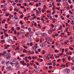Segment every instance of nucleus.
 I'll use <instances>...</instances> for the list:
<instances>
[{
	"mask_svg": "<svg viewBox=\"0 0 74 74\" xmlns=\"http://www.w3.org/2000/svg\"><path fill=\"white\" fill-rule=\"evenodd\" d=\"M15 4H16V3H14L13 4V5H15Z\"/></svg>",
	"mask_w": 74,
	"mask_h": 74,
	"instance_id": "64",
	"label": "nucleus"
},
{
	"mask_svg": "<svg viewBox=\"0 0 74 74\" xmlns=\"http://www.w3.org/2000/svg\"><path fill=\"white\" fill-rule=\"evenodd\" d=\"M28 59H32V57H30V56H29L28 57Z\"/></svg>",
	"mask_w": 74,
	"mask_h": 74,
	"instance_id": "37",
	"label": "nucleus"
},
{
	"mask_svg": "<svg viewBox=\"0 0 74 74\" xmlns=\"http://www.w3.org/2000/svg\"><path fill=\"white\" fill-rule=\"evenodd\" d=\"M65 71H70V69H66L64 70Z\"/></svg>",
	"mask_w": 74,
	"mask_h": 74,
	"instance_id": "10",
	"label": "nucleus"
},
{
	"mask_svg": "<svg viewBox=\"0 0 74 74\" xmlns=\"http://www.w3.org/2000/svg\"><path fill=\"white\" fill-rule=\"evenodd\" d=\"M28 34H29V32H27L26 34H25V36H28Z\"/></svg>",
	"mask_w": 74,
	"mask_h": 74,
	"instance_id": "22",
	"label": "nucleus"
},
{
	"mask_svg": "<svg viewBox=\"0 0 74 74\" xmlns=\"http://www.w3.org/2000/svg\"><path fill=\"white\" fill-rule=\"evenodd\" d=\"M9 1H10V2L11 3H14V1H11L10 0H9Z\"/></svg>",
	"mask_w": 74,
	"mask_h": 74,
	"instance_id": "17",
	"label": "nucleus"
},
{
	"mask_svg": "<svg viewBox=\"0 0 74 74\" xmlns=\"http://www.w3.org/2000/svg\"><path fill=\"white\" fill-rule=\"evenodd\" d=\"M32 45H33V43L32 42H30V46H32Z\"/></svg>",
	"mask_w": 74,
	"mask_h": 74,
	"instance_id": "27",
	"label": "nucleus"
},
{
	"mask_svg": "<svg viewBox=\"0 0 74 74\" xmlns=\"http://www.w3.org/2000/svg\"><path fill=\"white\" fill-rule=\"evenodd\" d=\"M61 60L60 59H59L58 60H57V61L58 62H59V61H60Z\"/></svg>",
	"mask_w": 74,
	"mask_h": 74,
	"instance_id": "56",
	"label": "nucleus"
},
{
	"mask_svg": "<svg viewBox=\"0 0 74 74\" xmlns=\"http://www.w3.org/2000/svg\"><path fill=\"white\" fill-rule=\"evenodd\" d=\"M73 5H72L70 7L71 8H73Z\"/></svg>",
	"mask_w": 74,
	"mask_h": 74,
	"instance_id": "63",
	"label": "nucleus"
},
{
	"mask_svg": "<svg viewBox=\"0 0 74 74\" xmlns=\"http://www.w3.org/2000/svg\"><path fill=\"white\" fill-rule=\"evenodd\" d=\"M68 2H69V3L70 4H71V1H70V0H69Z\"/></svg>",
	"mask_w": 74,
	"mask_h": 74,
	"instance_id": "39",
	"label": "nucleus"
},
{
	"mask_svg": "<svg viewBox=\"0 0 74 74\" xmlns=\"http://www.w3.org/2000/svg\"><path fill=\"white\" fill-rule=\"evenodd\" d=\"M30 0H27L26 2L27 3H29V2H30Z\"/></svg>",
	"mask_w": 74,
	"mask_h": 74,
	"instance_id": "33",
	"label": "nucleus"
},
{
	"mask_svg": "<svg viewBox=\"0 0 74 74\" xmlns=\"http://www.w3.org/2000/svg\"><path fill=\"white\" fill-rule=\"evenodd\" d=\"M46 39L47 41V42L49 41V40H50V38H48V37L46 38Z\"/></svg>",
	"mask_w": 74,
	"mask_h": 74,
	"instance_id": "4",
	"label": "nucleus"
},
{
	"mask_svg": "<svg viewBox=\"0 0 74 74\" xmlns=\"http://www.w3.org/2000/svg\"><path fill=\"white\" fill-rule=\"evenodd\" d=\"M64 4L66 3V0H62Z\"/></svg>",
	"mask_w": 74,
	"mask_h": 74,
	"instance_id": "16",
	"label": "nucleus"
},
{
	"mask_svg": "<svg viewBox=\"0 0 74 74\" xmlns=\"http://www.w3.org/2000/svg\"><path fill=\"white\" fill-rule=\"evenodd\" d=\"M51 26L52 27H54V26L53 25V24H51Z\"/></svg>",
	"mask_w": 74,
	"mask_h": 74,
	"instance_id": "29",
	"label": "nucleus"
},
{
	"mask_svg": "<svg viewBox=\"0 0 74 74\" xmlns=\"http://www.w3.org/2000/svg\"><path fill=\"white\" fill-rule=\"evenodd\" d=\"M69 12L71 13V14H73V12H71V10H70L69 11Z\"/></svg>",
	"mask_w": 74,
	"mask_h": 74,
	"instance_id": "35",
	"label": "nucleus"
},
{
	"mask_svg": "<svg viewBox=\"0 0 74 74\" xmlns=\"http://www.w3.org/2000/svg\"><path fill=\"white\" fill-rule=\"evenodd\" d=\"M24 5H25V6H27V3H24Z\"/></svg>",
	"mask_w": 74,
	"mask_h": 74,
	"instance_id": "54",
	"label": "nucleus"
},
{
	"mask_svg": "<svg viewBox=\"0 0 74 74\" xmlns=\"http://www.w3.org/2000/svg\"><path fill=\"white\" fill-rule=\"evenodd\" d=\"M6 69L7 70H11V67L10 66H8L6 68Z\"/></svg>",
	"mask_w": 74,
	"mask_h": 74,
	"instance_id": "3",
	"label": "nucleus"
},
{
	"mask_svg": "<svg viewBox=\"0 0 74 74\" xmlns=\"http://www.w3.org/2000/svg\"><path fill=\"white\" fill-rule=\"evenodd\" d=\"M13 48H14V49L15 48V45H14L13 46Z\"/></svg>",
	"mask_w": 74,
	"mask_h": 74,
	"instance_id": "55",
	"label": "nucleus"
},
{
	"mask_svg": "<svg viewBox=\"0 0 74 74\" xmlns=\"http://www.w3.org/2000/svg\"><path fill=\"white\" fill-rule=\"evenodd\" d=\"M16 67H19V64L18 62H17L15 64Z\"/></svg>",
	"mask_w": 74,
	"mask_h": 74,
	"instance_id": "2",
	"label": "nucleus"
},
{
	"mask_svg": "<svg viewBox=\"0 0 74 74\" xmlns=\"http://www.w3.org/2000/svg\"><path fill=\"white\" fill-rule=\"evenodd\" d=\"M10 15V14L8 13L7 14H6L5 15L6 16H9Z\"/></svg>",
	"mask_w": 74,
	"mask_h": 74,
	"instance_id": "20",
	"label": "nucleus"
},
{
	"mask_svg": "<svg viewBox=\"0 0 74 74\" xmlns=\"http://www.w3.org/2000/svg\"><path fill=\"white\" fill-rule=\"evenodd\" d=\"M18 13L19 14H23V13H22V12H21V11H19Z\"/></svg>",
	"mask_w": 74,
	"mask_h": 74,
	"instance_id": "32",
	"label": "nucleus"
},
{
	"mask_svg": "<svg viewBox=\"0 0 74 74\" xmlns=\"http://www.w3.org/2000/svg\"><path fill=\"white\" fill-rule=\"evenodd\" d=\"M13 63L14 64H15L16 63V59H14V60L12 61Z\"/></svg>",
	"mask_w": 74,
	"mask_h": 74,
	"instance_id": "5",
	"label": "nucleus"
},
{
	"mask_svg": "<svg viewBox=\"0 0 74 74\" xmlns=\"http://www.w3.org/2000/svg\"><path fill=\"white\" fill-rule=\"evenodd\" d=\"M8 42L10 43V42H12V40L11 39H9L8 41Z\"/></svg>",
	"mask_w": 74,
	"mask_h": 74,
	"instance_id": "18",
	"label": "nucleus"
},
{
	"mask_svg": "<svg viewBox=\"0 0 74 74\" xmlns=\"http://www.w3.org/2000/svg\"><path fill=\"white\" fill-rule=\"evenodd\" d=\"M37 20H41V19L40 18H37Z\"/></svg>",
	"mask_w": 74,
	"mask_h": 74,
	"instance_id": "41",
	"label": "nucleus"
},
{
	"mask_svg": "<svg viewBox=\"0 0 74 74\" xmlns=\"http://www.w3.org/2000/svg\"><path fill=\"white\" fill-rule=\"evenodd\" d=\"M39 69H36L35 70V71L36 73H37Z\"/></svg>",
	"mask_w": 74,
	"mask_h": 74,
	"instance_id": "8",
	"label": "nucleus"
},
{
	"mask_svg": "<svg viewBox=\"0 0 74 74\" xmlns=\"http://www.w3.org/2000/svg\"><path fill=\"white\" fill-rule=\"evenodd\" d=\"M20 34V33H19V32H17V35H18V36H19V35H19Z\"/></svg>",
	"mask_w": 74,
	"mask_h": 74,
	"instance_id": "38",
	"label": "nucleus"
},
{
	"mask_svg": "<svg viewBox=\"0 0 74 74\" xmlns=\"http://www.w3.org/2000/svg\"><path fill=\"white\" fill-rule=\"evenodd\" d=\"M24 48H25V49H27V47L25 46H23Z\"/></svg>",
	"mask_w": 74,
	"mask_h": 74,
	"instance_id": "34",
	"label": "nucleus"
},
{
	"mask_svg": "<svg viewBox=\"0 0 74 74\" xmlns=\"http://www.w3.org/2000/svg\"><path fill=\"white\" fill-rule=\"evenodd\" d=\"M55 4V2H53L52 3V4L53 5L52 6H53V7H54L55 6V4Z\"/></svg>",
	"mask_w": 74,
	"mask_h": 74,
	"instance_id": "21",
	"label": "nucleus"
},
{
	"mask_svg": "<svg viewBox=\"0 0 74 74\" xmlns=\"http://www.w3.org/2000/svg\"><path fill=\"white\" fill-rule=\"evenodd\" d=\"M36 7H38V3H36Z\"/></svg>",
	"mask_w": 74,
	"mask_h": 74,
	"instance_id": "51",
	"label": "nucleus"
},
{
	"mask_svg": "<svg viewBox=\"0 0 74 74\" xmlns=\"http://www.w3.org/2000/svg\"><path fill=\"white\" fill-rule=\"evenodd\" d=\"M72 19H71V20H73V19H74V18H73V16H72Z\"/></svg>",
	"mask_w": 74,
	"mask_h": 74,
	"instance_id": "47",
	"label": "nucleus"
},
{
	"mask_svg": "<svg viewBox=\"0 0 74 74\" xmlns=\"http://www.w3.org/2000/svg\"><path fill=\"white\" fill-rule=\"evenodd\" d=\"M28 30L30 33H32V29L30 28V27L28 28Z\"/></svg>",
	"mask_w": 74,
	"mask_h": 74,
	"instance_id": "7",
	"label": "nucleus"
},
{
	"mask_svg": "<svg viewBox=\"0 0 74 74\" xmlns=\"http://www.w3.org/2000/svg\"><path fill=\"white\" fill-rule=\"evenodd\" d=\"M14 18L15 19L16 21H17L19 19V18L17 16H14Z\"/></svg>",
	"mask_w": 74,
	"mask_h": 74,
	"instance_id": "1",
	"label": "nucleus"
},
{
	"mask_svg": "<svg viewBox=\"0 0 74 74\" xmlns=\"http://www.w3.org/2000/svg\"><path fill=\"white\" fill-rule=\"evenodd\" d=\"M23 14L21 15L20 16V18H23Z\"/></svg>",
	"mask_w": 74,
	"mask_h": 74,
	"instance_id": "23",
	"label": "nucleus"
},
{
	"mask_svg": "<svg viewBox=\"0 0 74 74\" xmlns=\"http://www.w3.org/2000/svg\"><path fill=\"white\" fill-rule=\"evenodd\" d=\"M33 48H34V51H36V46H34L33 47Z\"/></svg>",
	"mask_w": 74,
	"mask_h": 74,
	"instance_id": "19",
	"label": "nucleus"
},
{
	"mask_svg": "<svg viewBox=\"0 0 74 74\" xmlns=\"http://www.w3.org/2000/svg\"><path fill=\"white\" fill-rule=\"evenodd\" d=\"M58 16L57 15V14L56 15H55L56 18H58Z\"/></svg>",
	"mask_w": 74,
	"mask_h": 74,
	"instance_id": "62",
	"label": "nucleus"
},
{
	"mask_svg": "<svg viewBox=\"0 0 74 74\" xmlns=\"http://www.w3.org/2000/svg\"><path fill=\"white\" fill-rule=\"evenodd\" d=\"M27 57H25V60H26V61L27 60Z\"/></svg>",
	"mask_w": 74,
	"mask_h": 74,
	"instance_id": "40",
	"label": "nucleus"
},
{
	"mask_svg": "<svg viewBox=\"0 0 74 74\" xmlns=\"http://www.w3.org/2000/svg\"><path fill=\"white\" fill-rule=\"evenodd\" d=\"M1 63H2V64H3L4 63H5V61L2 60L1 62Z\"/></svg>",
	"mask_w": 74,
	"mask_h": 74,
	"instance_id": "24",
	"label": "nucleus"
},
{
	"mask_svg": "<svg viewBox=\"0 0 74 74\" xmlns=\"http://www.w3.org/2000/svg\"><path fill=\"white\" fill-rule=\"evenodd\" d=\"M10 58H11V56H9L6 57V59H10Z\"/></svg>",
	"mask_w": 74,
	"mask_h": 74,
	"instance_id": "9",
	"label": "nucleus"
},
{
	"mask_svg": "<svg viewBox=\"0 0 74 74\" xmlns=\"http://www.w3.org/2000/svg\"><path fill=\"white\" fill-rule=\"evenodd\" d=\"M69 17H70V15H67L66 16V18H68Z\"/></svg>",
	"mask_w": 74,
	"mask_h": 74,
	"instance_id": "31",
	"label": "nucleus"
},
{
	"mask_svg": "<svg viewBox=\"0 0 74 74\" xmlns=\"http://www.w3.org/2000/svg\"><path fill=\"white\" fill-rule=\"evenodd\" d=\"M60 13L61 14H62L63 13V12H62V9H60Z\"/></svg>",
	"mask_w": 74,
	"mask_h": 74,
	"instance_id": "30",
	"label": "nucleus"
},
{
	"mask_svg": "<svg viewBox=\"0 0 74 74\" xmlns=\"http://www.w3.org/2000/svg\"><path fill=\"white\" fill-rule=\"evenodd\" d=\"M55 11H53V12H52V15H53L54 14V13H55Z\"/></svg>",
	"mask_w": 74,
	"mask_h": 74,
	"instance_id": "43",
	"label": "nucleus"
},
{
	"mask_svg": "<svg viewBox=\"0 0 74 74\" xmlns=\"http://www.w3.org/2000/svg\"><path fill=\"white\" fill-rule=\"evenodd\" d=\"M62 52H64V49H63L62 50Z\"/></svg>",
	"mask_w": 74,
	"mask_h": 74,
	"instance_id": "61",
	"label": "nucleus"
},
{
	"mask_svg": "<svg viewBox=\"0 0 74 74\" xmlns=\"http://www.w3.org/2000/svg\"><path fill=\"white\" fill-rule=\"evenodd\" d=\"M20 8H25V7L24 6H21Z\"/></svg>",
	"mask_w": 74,
	"mask_h": 74,
	"instance_id": "28",
	"label": "nucleus"
},
{
	"mask_svg": "<svg viewBox=\"0 0 74 74\" xmlns=\"http://www.w3.org/2000/svg\"><path fill=\"white\" fill-rule=\"evenodd\" d=\"M49 68H50L51 69H52V66H50L49 67Z\"/></svg>",
	"mask_w": 74,
	"mask_h": 74,
	"instance_id": "45",
	"label": "nucleus"
},
{
	"mask_svg": "<svg viewBox=\"0 0 74 74\" xmlns=\"http://www.w3.org/2000/svg\"><path fill=\"white\" fill-rule=\"evenodd\" d=\"M25 51H26V50L25 49H24L23 51V53H25Z\"/></svg>",
	"mask_w": 74,
	"mask_h": 74,
	"instance_id": "46",
	"label": "nucleus"
},
{
	"mask_svg": "<svg viewBox=\"0 0 74 74\" xmlns=\"http://www.w3.org/2000/svg\"><path fill=\"white\" fill-rule=\"evenodd\" d=\"M39 13V12H38V10H37L36 11V14H38V13Z\"/></svg>",
	"mask_w": 74,
	"mask_h": 74,
	"instance_id": "26",
	"label": "nucleus"
},
{
	"mask_svg": "<svg viewBox=\"0 0 74 74\" xmlns=\"http://www.w3.org/2000/svg\"><path fill=\"white\" fill-rule=\"evenodd\" d=\"M48 64L49 66H50L51 65H52V62H50L48 63Z\"/></svg>",
	"mask_w": 74,
	"mask_h": 74,
	"instance_id": "25",
	"label": "nucleus"
},
{
	"mask_svg": "<svg viewBox=\"0 0 74 74\" xmlns=\"http://www.w3.org/2000/svg\"><path fill=\"white\" fill-rule=\"evenodd\" d=\"M40 41V39H39V38H38V40H37L36 41V42H37L39 41Z\"/></svg>",
	"mask_w": 74,
	"mask_h": 74,
	"instance_id": "58",
	"label": "nucleus"
},
{
	"mask_svg": "<svg viewBox=\"0 0 74 74\" xmlns=\"http://www.w3.org/2000/svg\"><path fill=\"white\" fill-rule=\"evenodd\" d=\"M32 34H31L29 35V37H32Z\"/></svg>",
	"mask_w": 74,
	"mask_h": 74,
	"instance_id": "48",
	"label": "nucleus"
},
{
	"mask_svg": "<svg viewBox=\"0 0 74 74\" xmlns=\"http://www.w3.org/2000/svg\"><path fill=\"white\" fill-rule=\"evenodd\" d=\"M43 36H47V35L45 33H43L42 34Z\"/></svg>",
	"mask_w": 74,
	"mask_h": 74,
	"instance_id": "11",
	"label": "nucleus"
},
{
	"mask_svg": "<svg viewBox=\"0 0 74 74\" xmlns=\"http://www.w3.org/2000/svg\"><path fill=\"white\" fill-rule=\"evenodd\" d=\"M27 66H29L30 64H29V63H28L27 64Z\"/></svg>",
	"mask_w": 74,
	"mask_h": 74,
	"instance_id": "59",
	"label": "nucleus"
},
{
	"mask_svg": "<svg viewBox=\"0 0 74 74\" xmlns=\"http://www.w3.org/2000/svg\"><path fill=\"white\" fill-rule=\"evenodd\" d=\"M64 10H67V8L66 7H65L64 8Z\"/></svg>",
	"mask_w": 74,
	"mask_h": 74,
	"instance_id": "50",
	"label": "nucleus"
},
{
	"mask_svg": "<svg viewBox=\"0 0 74 74\" xmlns=\"http://www.w3.org/2000/svg\"><path fill=\"white\" fill-rule=\"evenodd\" d=\"M41 47H42V48H44V47H45V45L44 44H42L41 45Z\"/></svg>",
	"mask_w": 74,
	"mask_h": 74,
	"instance_id": "6",
	"label": "nucleus"
},
{
	"mask_svg": "<svg viewBox=\"0 0 74 74\" xmlns=\"http://www.w3.org/2000/svg\"><path fill=\"white\" fill-rule=\"evenodd\" d=\"M59 34H55V36H58Z\"/></svg>",
	"mask_w": 74,
	"mask_h": 74,
	"instance_id": "57",
	"label": "nucleus"
},
{
	"mask_svg": "<svg viewBox=\"0 0 74 74\" xmlns=\"http://www.w3.org/2000/svg\"><path fill=\"white\" fill-rule=\"evenodd\" d=\"M47 8V6L45 5H44L43 6V8L44 10H45V8Z\"/></svg>",
	"mask_w": 74,
	"mask_h": 74,
	"instance_id": "12",
	"label": "nucleus"
},
{
	"mask_svg": "<svg viewBox=\"0 0 74 74\" xmlns=\"http://www.w3.org/2000/svg\"><path fill=\"white\" fill-rule=\"evenodd\" d=\"M54 8H55V6H54L53 8H52V10H53H53H54Z\"/></svg>",
	"mask_w": 74,
	"mask_h": 74,
	"instance_id": "42",
	"label": "nucleus"
},
{
	"mask_svg": "<svg viewBox=\"0 0 74 74\" xmlns=\"http://www.w3.org/2000/svg\"><path fill=\"white\" fill-rule=\"evenodd\" d=\"M38 52H40V51H41V49H38Z\"/></svg>",
	"mask_w": 74,
	"mask_h": 74,
	"instance_id": "36",
	"label": "nucleus"
},
{
	"mask_svg": "<svg viewBox=\"0 0 74 74\" xmlns=\"http://www.w3.org/2000/svg\"><path fill=\"white\" fill-rule=\"evenodd\" d=\"M55 52H59V51L58 50H55L54 51Z\"/></svg>",
	"mask_w": 74,
	"mask_h": 74,
	"instance_id": "44",
	"label": "nucleus"
},
{
	"mask_svg": "<svg viewBox=\"0 0 74 74\" xmlns=\"http://www.w3.org/2000/svg\"><path fill=\"white\" fill-rule=\"evenodd\" d=\"M45 0H41V1H42V2H45Z\"/></svg>",
	"mask_w": 74,
	"mask_h": 74,
	"instance_id": "53",
	"label": "nucleus"
},
{
	"mask_svg": "<svg viewBox=\"0 0 74 74\" xmlns=\"http://www.w3.org/2000/svg\"><path fill=\"white\" fill-rule=\"evenodd\" d=\"M20 33L21 34H22L24 33L25 32H24V30H22L21 31Z\"/></svg>",
	"mask_w": 74,
	"mask_h": 74,
	"instance_id": "13",
	"label": "nucleus"
},
{
	"mask_svg": "<svg viewBox=\"0 0 74 74\" xmlns=\"http://www.w3.org/2000/svg\"><path fill=\"white\" fill-rule=\"evenodd\" d=\"M23 56H25V55H24V54L21 55V57H23Z\"/></svg>",
	"mask_w": 74,
	"mask_h": 74,
	"instance_id": "52",
	"label": "nucleus"
},
{
	"mask_svg": "<svg viewBox=\"0 0 74 74\" xmlns=\"http://www.w3.org/2000/svg\"><path fill=\"white\" fill-rule=\"evenodd\" d=\"M46 59H49V58L48 56H47L46 57Z\"/></svg>",
	"mask_w": 74,
	"mask_h": 74,
	"instance_id": "60",
	"label": "nucleus"
},
{
	"mask_svg": "<svg viewBox=\"0 0 74 74\" xmlns=\"http://www.w3.org/2000/svg\"><path fill=\"white\" fill-rule=\"evenodd\" d=\"M16 30H15V31H14V34H16Z\"/></svg>",
	"mask_w": 74,
	"mask_h": 74,
	"instance_id": "49",
	"label": "nucleus"
},
{
	"mask_svg": "<svg viewBox=\"0 0 74 74\" xmlns=\"http://www.w3.org/2000/svg\"><path fill=\"white\" fill-rule=\"evenodd\" d=\"M66 26H68V27H69V26H70V25L68 24V23H66Z\"/></svg>",
	"mask_w": 74,
	"mask_h": 74,
	"instance_id": "15",
	"label": "nucleus"
},
{
	"mask_svg": "<svg viewBox=\"0 0 74 74\" xmlns=\"http://www.w3.org/2000/svg\"><path fill=\"white\" fill-rule=\"evenodd\" d=\"M48 33L49 34H51L52 33V31L51 30H50L48 32Z\"/></svg>",
	"mask_w": 74,
	"mask_h": 74,
	"instance_id": "14",
	"label": "nucleus"
}]
</instances>
